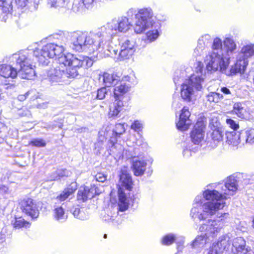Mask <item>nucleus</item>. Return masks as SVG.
<instances>
[{"mask_svg":"<svg viewBox=\"0 0 254 254\" xmlns=\"http://www.w3.org/2000/svg\"><path fill=\"white\" fill-rule=\"evenodd\" d=\"M76 32L78 31L72 33L60 32L53 35L54 39L57 40L56 43L47 44L41 49L36 48L34 50L28 49L13 54L11 60L15 67L7 65H0V84L6 86V89L14 87L15 81L13 79L17 75L22 79H33L36 75L34 58L39 63L47 64L48 58H57L63 55L68 43V38L70 37H71L70 47L74 50L72 47V35Z\"/></svg>","mask_w":254,"mask_h":254,"instance_id":"1","label":"nucleus"},{"mask_svg":"<svg viewBox=\"0 0 254 254\" xmlns=\"http://www.w3.org/2000/svg\"><path fill=\"white\" fill-rule=\"evenodd\" d=\"M238 186L237 180L234 176L228 177L224 185H213L214 188H221V193L218 190L208 189L203 191L202 195H197L193 200L190 216L193 219L202 221L216 214L225 206L224 200L235 194Z\"/></svg>","mask_w":254,"mask_h":254,"instance_id":"2","label":"nucleus"},{"mask_svg":"<svg viewBox=\"0 0 254 254\" xmlns=\"http://www.w3.org/2000/svg\"><path fill=\"white\" fill-rule=\"evenodd\" d=\"M97 34L96 32H78L73 33V44L72 47L76 52L89 51L90 52L99 51L104 55L105 57H111L117 58L118 57V51L114 48L111 45V39L112 37L107 38V34L103 33L97 37L92 38L90 34Z\"/></svg>","mask_w":254,"mask_h":254,"instance_id":"3","label":"nucleus"},{"mask_svg":"<svg viewBox=\"0 0 254 254\" xmlns=\"http://www.w3.org/2000/svg\"><path fill=\"white\" fill-rule=\"evenodd\" d=\"M236 48V43L231 38H226L223 42L219 38H214L212 51L205 57L207 71L225 72L230 64L231 56L235 53Z\"/></svg>","mask_w":254,"mask_h":254,"instance_id":"4","label":"nucleus"},{"mask_svg":"<svg viewBox=\"0 0 254 254\" xmlns=\"http://www.w3.org/2000/svg\"><path fill=\"white\" fill-rule=\"evenodd\" d=\"M127 16H135L134 30L136 34H141L145 31L146 43L155 41L161 32V22L155 19L153 11L150 7H144L136 10L129 9L127 12Z\"/></svg>","mask_w":254,"mask_h":254,"instance_id":"5","label":"nucleus"},{"mask_svg":"<svg viewBox=\"0 0 254 254\" xmlns=\"http://www.w3.org/2000/svg\"><path fill=\"white\" fill-rule=\"evenodd\" d=\"M227 215V213H217V219H208L206 223L201 224L199 230L201 232H205V233L196 236L191 244V248L201 249L205 245L209 243L220 232Z\"/></svg>","mask_w":254,"mask_h":254,"instance_id":"6","label":"nucleus"},{"mask_svg":"<svg viewBox=\"0 0 254 254\" xmlns=\"http://www.w3.org/2000/svg\"><path fill=\"white\" fill-rule=\"evenodd\" d=\"M205 79V72L203 69V64L199 62L196 68L195 72L181 85L182 98L186 102H190L195 96V93L202 88Z\"/></svg>","mask_w":254,"mask_h":254,"instance_id":"7","label":"nucleus"},{"mask_svg":"<svg viewBox=\"0 0 254 254\" xmlns=\"http://www.w3.org/2000/svg\"><path fill=\"white\" fill-rule=\"evenodd\" d=\"M131 25L128 21V18L126 16L119 17L117 20L114 19L108 22L105 25L101 27L97 30V34H90L91 40L92 38L97 37L98 34L101 35L103 33L107 34V38L115 35L118 32H127L131 27Z\"/></svg>","mask_w":254,"mask_h":254,"instance_id":"8","label":"nucleus"},{"mask_svg":"<svg viewBox=\"0 0 254 254\" xmlns=\"http://www.w3.org/2000/svg\"><path fill=\"white\" fill-rule=\"evenodd\" d=\"M58 58L60 64H63L64 66L87 68L91 67L93 64V60L88 57L76 56L70 53L62 55Z\"/></svg>","mask_w":254,"mask_h":254,"instance_id":"9","label":"nucleus"},{"mask_svg":"<svg viewBox=\"0 0 254 254\" xmlns=\"http://www.w3.org/2000/svg\"><path fill=\"white\" fill-rule=\"evenodd\" d=\"M124 125L119 123L115 125L113 130L112 136L109 140L108 147L110 149V154L112 153L117 156H120L124 151L123 146L116 142V138L120 137L125 132Z\"/></svg>","mask_w":254,"mask_h":254,"instance_id":"10","label":"nucleus"},{"mask_svg":"<svg viewBox=\"0 0 254 254\" xmlns=\"http://www.w3.org/2000/svg\"><path fill=\"white\" fill-rule=\"evenodd\" d=\"M22 213L32 219H36L39 214V210L36 202L30 198H24L20 203Z\"/></svg>","mask_w":254,"mask_h":254,"instance_id":"11","label":"nucleus"},{"mask_svg":"<svg viewBox=\"0 0 254 254\" xmlns=\"http://www.w3.org/2000/svg\"><path fill=\"white\" fill-rule=\"evenodd\" d=\"M119 202L118 206L120 211H125L128 208L129 201L132 203H138L140 195L138 193L129 194V198H128L125 193L123 189L121 188L118 189Z\"/></svg>","mask_w":254,"mask_h":254,"instance_id":"12","label":"nucleus"},{"mask_svg":"<svg viewBox=\"0 0 254 254\" xmlns=\"http://www.w3.org/2000/svg\"><path fill=\"white\" fill-rule=\"evenodd\" d=\"M230 238L228 235L220 237L217 242L209 248L207 254H222L227 251L230 246Z\"/></svg>","mask_w":254,"mask_h":254,"instance_id":"13","label":"nucleus"},{"mask_svg":"<svg viewBox=\"0 0 254 254\" xmlns=\"http://www.w3.org/2000/svg\"><path fill=\"white\" fill-rule=\"evenodd\" d=\"M65 72L63 64L50 68L47 71V78L51 84L53 85L64 80Z\"/></svg>","mask_w":254,"mask_h":254,"instance_id":"14","label":"nucleus"},{"mask_svg":"<svg viewBox=\"0 0 254 254\" xmlns=\"http://www.w3.org/2000/svg\"><path fill=\"white\" fill-rule=\"evenodd\" d=\"M135 51L134 42L128 40H126L121 46V50L117 57L118 60L121 61L129 59L131 57Z\"/></svg>","mask_w":254,"mask_h":254,"instance_id":"15","label":"nucleus"},{"mask_svg":"<svg viewBox=\"0 0 254 254\" xmlns=\"http://www.w3.org/2000/svg\"><path fill=\"white\" fill-rule=\"evenodd\" d=\"M130 77L128 76H125L120 80L118 84L115 86L114 90V97L116 99L121 100L122 96L128 92L130 88Z\"/></svg>","mask_w":254,"mask_h":254,"instance_id":"16","label":"nucleus"},{"mask_svg":"<svg viewBox=\"0 0 254 254\" xmlns=\"http://www.w3.org/2000/svg\"><path fill=\"white\" fill-rule=\"evenodd\" d=\"M232 251L235 254H251V249L247 247L246 241L243 238L239 237L234 238L232 241Z\"/></svg>","mask_w":254,"mask_h":254,"instance_id":"17","label":"nucleus"},{"mask_svg":"<svg viewBox=\"0 0 254 254\" xmlns=\"http://www.w3.org/2000/svg\"><path fill=\"white\" fill-rule=\"evenodd\" d=\"M190 113L189 110V108L184 107L182 110L180 115L179 121L177 124V127L179 129L186 130L189 128L192 124V121L190 118Z\"/></svg>","mask_w":254,"mask_h":254,"instance_id":"18","label":"nucleus"},{"mask_svg":"<svg viewBox=\"0 0 254 254\" xmlns=\"http://www.w3.org/2000/svg\"><path fill=\"white\" fill-rule=\"evenodd\" d=\"M205 125L201 121L197 122L191 132L190 137L192 141L195 144H198L203 139L204 135Z\"/></svg>","mask_w":254,"mask_h":254,"instance_id":"19","label":"nucleus"},{"mask_svg":"<svg viewBox=\"0 0 254 254\" xmlns=\"http://www.w3.org/2000/svg\"><path fill=\"white\" fill-rule=\"evenodd\" d=\"M147 163L145 160L134 156L132 157L131 169L134 175L142 176L146 170Z\"/></svg>","mask_w":254,"mask_h":254,"instance_id":"20","label":"nucleus"},{"mask_svg":"<svg viewBox=\"0 0 254 254\" xmlns=\"http://www.w3.org/2000/svg\"><path fill=\"white\" fill-rule=\"evenodd\" d=\"M248 65V60H245L237 56L236 61L234 64L230 68V74L236 75L237 73L244 74Z\"/></svg>","mask_w":254,"mask_h":254,"instance_id":"21","label":"nucleus"},{"mask_svg":"<svg viewBox=\"0 0 254 254\" xmlns=\"http://www.w3.org/2000/svg\"><path fill=\"white\" fill-rule=\"evenodd\" d=\"M120 183L121 186H119V189L121 188L123 189L122 187H124L127 190H130L132 188V181L131 177L125 167L121 170L120 175Z\"/></svg>","mask_w":254,"mask_h":254,"instance_id":"22","label":"nucleus"},{"mask_svg":"<svg viewBox=\"0 0 254 254\" xmlns=\"http://www.w3.org/2000/svg\"><path fill=\"white\" fill-rule=\"evenodd\" d=\"M77 188L76 183H71L64 191L58 195L56 200L57 201H64L67 199L70 195H72L76 190Z\"/></svg>","mask_w":254,"mask_h":254,"instance_id":"23","label":"nucleus"},{"mask_svg":"<svg viewBox=\"0 0 254 254\" xmlns=\"http://www.w3.org/2000/svg\"><path fill=\"white\" fill-rule=\"evenodd\" d=\"M124 104L121 100L115 99V101L110 105L109 112V117H117L123 110Z\"/></svg>","mask_w":254,"mask_h":254,"instance_id":"24","label":"nucleus"},{"mask_svg":"<svg viewBox=\"0 0 254 254\" xmlns=\"http://www.w3.org/2000/svg\"><path fill=\"white\" fill-rule=\"evenodd\" d=\"M103 82L106 86H115L120 81V77L116 74L105 72L103 75Z\"/></svg>","mask_w":254,"mask_h":254,"instance_id":"25","label":"nucleus"},{"mask_svg":"<svg viewBox=\"0 0 254 254\" xmlns=\"http://www.w3.org/2000/svg\"><path fill=\"white\" fill-rule=\"evenodd\" d=\"M226 142L229 144L237 146L242 141L241 133L235 131H226L225 132Z\"/></svg>","mask_w":254,"mask_h":254,"instance_id":"26","label":"nucleus"},{"mask_svg":"<svg viewBox=\"0 0 254 254\" xmlns=\"http://www.w3.org/2000/svg\"><path fill=\"white\" fill-rule=\"evenodd\" d=\"M93 190L88 187H81L78 190L77 194V199L79 200L85 201L87 199H91L93 197Z\"/></svg>","mask_w":254,"mask_h":254,"instance_id":"27","label":"nucleus"},{"mask_svg":"<svg viewBox=\"0 0 254 254\" xmlns=\"http://www.w3.org/2000/svg\"><path fill=\"white\" fill-rule=\"evenodd\" d=\"M242 140L249 145L254 144V128H249L241 133Z\"/></svg>","mask_w":254,"mask_h":254,"instance_id":"28","label":"nucleus"},{"mask_svg":"<svg viewBox=\"0 0 254 254\" xmlns=\"http://www.w3.org/2000/svg\"><path fill=\"white\" fill-rule=\"evenodd\" d=\"M64 203L61 206L55 205L54 209V216L55 219L60 222L64 221L67 218L65 214L64 208Z\"/></svg>","mask_w":254,"mask_h":254,"instance_id":"29","label":"nucleus"},{"mask_svg":"<svg viewBox=\"0 0 254 254\" xmlns=\"http://www.w3.org/2000/svg\"><path fill=\"white\" fill-rule=\"evenodd\" d=\"M254 54V45L251 44L242 47L238 56L245 60L248 59Z\"/></svg>","mask_w":254,"mask_h":254,"instance_id":"30","label":"nucleus"},{"mask_svg":"<svg viewBox=\"0 0 254 254\" xmlns=\"http://www.w3.org/2000/svg\"><path fill=\"white\" fill-rule=\"evenodd\" d=\"M182 238L184 239V237H181L180 240L179 241L178 238L176 237V235L172 234H169L162 238L161 243L164 245H170L173 243L175 241H176L177 243V242H181Z\"/></svg>","mask_w":254,"mask_h":254,"instance_id":"31","label":"nucleus"},{"mask_svg":"<svg viewBox=\"0 0 254 254\" xmlns=\"http://www.w3.org/2000/svg\"><path fill=\"white\" fill-rule=\"evenodd\" d=\"M233 111L239 118L242 119L246 118V111L242 106V104L240 103H236L234 104Z\"/></svg>","mask_w":254,"mask_h":254,"instance_id":"32","label":"nucleus"},{"mask_svg":"<svg viewBox=\"0 0 254 254\" xmlns=\"http://www.w3.org/2000/svg\"><path fill=\"white\" fill-rule=\"evenodd\" d=\"M223 97L222 95L215 92H210L206 96L207 101L210 103H218Z\"/></svg>","mask_w":254,"mask_h":254,"instance_id":"33","label":"nucleus"},{"mask_svg":"<svg viewBox=\"0 0 254 254\" xmlns=\"http://www.w3.org/2000/svg\"><path fill=\"white\" fill-rule=\"evenodd\" d=\"M0 7L3 12L8 13L12 10V0H3L0 1Z\"/></svg>","mask_w":254,"mask_h":254,"instance_id":"34","label":"nucleus"},{"mask_svg":"<svg viewBox=\"0 0 254 254\" xmlns=\"http://www.w3.org/2000/svg\"><path fill=\"white\" fill-rule=\"evenodd\" d=\"M13 227L16 229H20L23 227H29L30 223L25 221L22 217L15 218L14 222L13 223Z\"/></svg>","mask_w":254,"mask_h":254,"instance_id":"35","label":"nucleus"},{"mask_svg":"<svg viewBox=\"0 0 254 254\" xmlns=\"http://www.w3.org/2000/svg\"><path fill=\"white\" fill-rule=\"evenodd\" d=\"M78 68L73 67L72 66H68L66 68V72H65V75L64 76V79L66 77H72L75 78L77 77L78 75V72L77 70Z\"/></svg>","mask_w":254,"mask_h":254,"instance_id":"36","label":"nucleus"},{"mask_svg":"<svg viewBox=\"0 0 254 254\" xmlns=\"http://www.w3.org/2000/svg\"><path fill=\"white\" fill-rule=\"evenodd\" d=\"M29 145L37 147H43L46 146V142L43 139L36 138L31 140L29 143Z\"/></svg>","mask_w":254,"mask_h":254,"instance_id":"37","label":"nucleus"},{"mask_svg":"<svg viewBox=\"0 0 254 254\" xmlns=\"http://www.w3.org/2000/svg\"><path fill=\"white\" fill-rule=\"evenodd\" d=\"M67 0H49V4L55 8L63 7L65 6Z\"/></svg>","mask_w":254,"mask_h":254,"instance_id":"38","label":"nucleus"},{"mask_svg":"<svg viewBox=\"0 0 254 254\" xmlns=\"http://www.w3.org/2000/svg\"><path fill=\"white\" fill-rule=\"evenodd\" d=\"M211 40V37L209 34H204L201 36L198 40V44L206 47Z\"/></svg>","mask_w":254,"mask_h":254,"instance_id":"39","label":"nucleus"},{"mask_svg":"<svg viewBox=\"0 0 254 254\" xmlns=\"http://www.w3.org/2000/svg\"><path fill=\"white\" fill-rule=\"evenodd\" d=\"M223 135L222 131L219 129H215L213 130L211 134L212 139L214 142H219L222 141Z\"/></svg>","mask_w":254,"mask_h":254,"instance_id":"40","label":"nucleus"},{"mask_svg":"<svg viewBox=\"0 0 254 254\" xmlns=\"http://www.w3.org/2000/svg\"><path fill=\"white\" fill-rule=\"evenodd\" d=\"M74 217L77 218L80 220H84L86 219V216L83 212L80 211L78 208H75L73 210H71Z\"/></svg>","mask_w":254,"mask_h":254,"instance_id":"41","label":"nucleus"},{"mask_svg":"<svg viewBox=\"0 0 254 254\" xmlns=\"http://www.w3.org/2000/svg\"><path fill=\"white\" fill-rule=\"evenodd\" d=\"M83 7L81 0H74L72 7V9L73 11H80L83 10Z\"/></svg>","mask_w":254,"mask_h":254,"instance_id":"42","label":"nucleus"},{"mask_svg":"<svg viewBox=\"0 0 254 254\" xmlns=\"http://www.w3.org/2000/svg\"><path fill=\"white\" fill-rule=\"evenodd\" d=\"M206 47L197 44V47L194 50L193 56L198 57L202 56L205 52Z\"/></svg>","mask_w":254,"mask_h":254,"instance_id":"43","label":"nucleus"},{"mask_svg":"<svg viewBox=\"0 0 254 254\" xmlns=\"http://www.w3.org/2000/svg\"><path fill=\"white\" fill-rule=\"evenodd\" d=\"M131 128L134 131L139 132L143 128V124L141 121H135L131 125Z\"/></svg>","mask_w":254,"mask_h":254,"instance_id":"44","label":"nucleus"},{"mask_svg":"<svg viewBox=\"0 0 254 254\" xmlns=\"http://www.w3.org/2000/svg\"><path fill=\"white\" fill-rule=\"evenodd\" d=\"M226 123L230 127L234 129V131L236 130L239 127L238 123L231 119H227Z\"/></svg>","mask_w":254,"mask_h":254,"instance_id":"45","label":"nucleus"},{"mask_svg":"<svg viewBox=\"0 0 254 254\" xmlns=\"http://www.w3.org/2000/svg\"><path fill=\"white\" fill-rule=\"evenodd\" d=\"M6 128L1 123L0 124V143H2L5 141L6 137Z\"/></svg>","mask_w":254,"mask_h":254,"instance_id":"46","label":"nucleus"},{"mask_svg":"<svg viewBox=\"0 0 254 254\" xmlns=\"http://www.w3.org/2000/svg\"><path fill=\"white\" fill-rule=\"evenodd\" d=\"M107 92V90L105 87H102L98 89L97 92V98L99 100L103 99L105 98Z\"/></svg>","mask_w":254,"mask_h":254,"instance_id":"47","label":"nucleus"},{"mask_svg":"<svg viewBox=\"0 0 254 254\" xmlns=\"http://www.w3.org/2000/svg\"><path fill=\"white\" fill-rule=\"evenodd\" d=\"M5 235L0 233V252L4 251L5 249Z\"/></svg>","mask_w":254,"mask_h":254,"instance_id":"48","label":"nucleus"},{"mask_svg":"<svg viewBox=\"0 0 254 254\" xmlns=\"http://www.w3.org/2000/svg\"><path fill=\"white\" fill-rule=\"evenodd\" d=\"M11 190L9 188L3 185H0V193L2 195H8L11 193Z\"/></svg>","mask_w":254,"mask_h":254,"instance_id":"49","label":"nucleus"},{"mask_svg":"<svg viewBox=\"0 0 254 254\" xmlns=\"http://www.w3.org/2000/svg\"><path fill=\"white\" fill-rule=\"evenodd\" d=\"M58 175L59 177V179L60 180L62 178L64 177H68L70 176V172L66 169H61L57 171Z\"/></svg>","mask_w":254,"mask_h":254,"instance_id":"50","label":"nucleus"},{"mask_svg":"<svg viewBox=\"0 0 254 254\" xmlns=\"http://www.w3.org/2000/svg\"><path fill=\"white\" fill-rule=\"evenodd\" d=\"M18 114L21 117H29L31 115L30 111L27 108L19 110Z\"/></svg>","mask_w":254,"mask_h":254,"instance_id":"51","label":"nucleus"},{"mask_svg":"<svg viewBox=\"0 0 254 254\" xmlns=\"http://www.w3.org/2000/svg\"><path fill=\"white\" fill-rule=\"evenodd\" d=\"M95 178L98 182H104L106 180L107 176L103 173H99L95 175Z\"/></svg>","mask_w":254,"mask_h":254,"instance_id":"52","label":"nucleus"},{"mask_svg":"<svg viewBox=\"0 0 254 254\" xmlns=\"http://www.w3.org/2000/svg\"><path fill=\"white\" fill-rule=\"evenodd\" d=\"M14 1L18 8H23L27 3V0H14Z\"/></svg>","mask_w":254,"mask_h":254,"instance_id":"53","label":"nucleus"},{"mask_svg":"<svg viewBox=\"0 0 254 254\" xmlns=\"http://www.w3.org/2000/svg\"><path fill=\"white\" fill-rule=\"evenodd\" d=\"M59 177L58 175L57 171L53 173L48 178V181H57L59 180Z\"/></svg>","mask_w":254,"mask_h":254,"instance_id":"54","label":"nucleus"},{"mask_svg":"<svg viewBox=\"0 0 254 254\" xmlns=\"http://www.w3.org/2000/svg\"><path fill=\"white\" fill-rule=\"evenodd\" d=\"M184 244V239L182 238L181 240V242H177V249H178V252L175 254H181L180 252L182 251V250L183 248V245Z\"/></svg>","mask_w":254,"mask_h":254,"instance_id":"55","label":"nucleus"},{"mask_svg":"<svg viewBox=\"0 0 254 254\" xmlns=\"http://www.w3.org/2000/svg\"><path fill=\"white\" fill-rule=\"evenodd\" d=\"M32 91H28V92H26V93H25L24 94H21V95H19L18 96V97H17L18 100H19V101H23L25 100L26 99V98L27 97V96H28L29 94H31V93H32Z\"/></svg>","mask_w":254,"mask_h":254,"instance_id":"56","label":"nucleus"},{"mask_svg":"<svg viewBox=\"0 0 254 254\" xmlns=\"http://www.w3.org/2000/svg\"><path fill=\"white\" fill-rule=\"evenodd\" d=\"M90 188L91 190H93V192H95V193H93V197L95 195L99 194L101 192V190H100V189L98 188L97 187H96V186L95 185L91 186Z\"/></svg>","mask_w":254,"mask_h":254,"instance_id":"57","label":"nucleus"},{"mask_svg":"<svg viewBox=\"0 0 254 254\" xmlns=\"http://www.w3.org/2000/svg\"><path fill=\"white\" fill-rule=\"evenodd\" d=\"M184 156L186 157H190L192 155L191 151L188 148L184 149L183 152Z\"/></svg>","mask_w":254,"mask_h":254,"instance_id":"58","label":"nucleus"},{"mask_svg":"<svg viewBox=\"0 0 254 254\" xmlns=\"http://www.w3.org/2000/svg\"><path fill=\"white\" fill-rule=\"evenodd\" d=\"M221 91L225 95H229L231 94V92L230 90L227 87H224L221 88Z\"/></svg>","mask_w":254,"mask_h":254,"instance_id":"59","label":"nucleus"},{"mask_svg":"<svg viewBox=\"0 0 254 254\" xmlns=\"http://www.w3.org/2000/svg\"><path fill=\"white\" fill-rule=\"evenodd\" d=\"M47 107V103H43L42 104H39L38 105V108H46Z\"/></svg>","mask_w":254,"mask_h":254,"instance_id":"60","label":"nucleus"},{"mask_svg":"<svg viewBox=\"0 0 254 254\" xmlns=\"http://www.w3.org/2000/svg\"><path fill=\"white\" fill-rule=\"evenodd\" d=\"M178 74V72H176V75H175V76L174 77V81L175 84H177V83H178V81H179V78Z\"/></svg>","mask_w":254,"mask_h":254,"instance_id":"61","label":"nucleus"},{"mask_svg":"<svg viewBox=\"0 0 254 254\" xmlns=\"http://www.w3.org/2000/svg\"><path fill=\"white\" fill-rule=\"evenodd\" d=\"M99 141H101L102 142V141H103V140L104 139V137L102 136V135H101V136H99Z\"/></svg>","mask_w":254,"mask_h":254,"instance_id":"62","label":"nucleus"},{"mask_svg":"<svg viewBox=\"0 0 254 254\" xmlns=\"http://www.w3.org/2000/svg\"><path fill=\"white\" fill-rule=\"evenodd\" d=\"M141 142H142V141H141H141H139V140H137V141H136V144H137L138 146H140V145H141Z\"/></svg>","mask_w":254,"mask_h":254,"instance_id":"63","label":"nucleus"},{"mask_svg":"<svg viewBox=\"0 0 254 254\" xmlns=\"http://www.w3.org/2000/svg\"><path fill=\"white\" fill-rule=\"evenodd\" d=\"M252 226L254 228V218L253 220Z\"/></svg>","mask_w":254,"mask_h":254,"instance_id":"64","label":"nucleus"}]
</instances>
